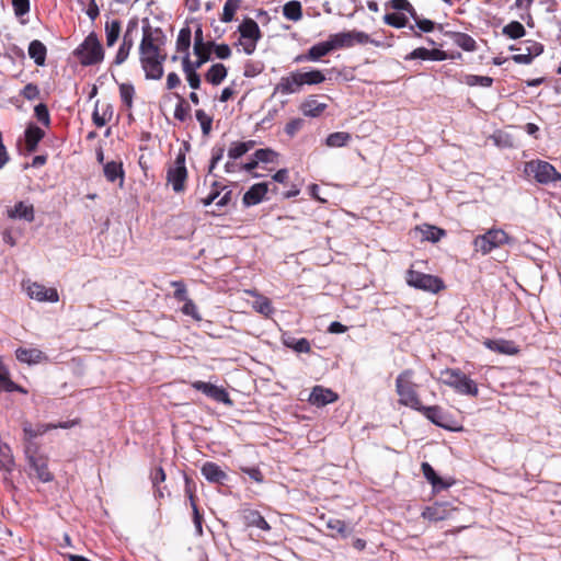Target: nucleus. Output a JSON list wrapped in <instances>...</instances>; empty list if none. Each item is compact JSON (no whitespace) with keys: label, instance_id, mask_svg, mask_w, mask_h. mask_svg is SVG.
Listing matches in <instances>:
<instances>
[{"label":"nucleus","instance_id":"1","mask_svg":"<svg viewBox=\"0 0 561 561\" xmlns=\"http://www.w3.org/2000/svg\"><path fill=\"white\" fill-rule=\"evenodd\" d=\"M165 42L167 36L160 27H153L149 22L142 25L138 55L141 69L149 80H159L163 76V64L167 60Z\"/></svg>","mask_w":561,"mask_h":561},{"label":"nucleus","instance_id":"2","mask_svg":"<svg viewBox=\"0 0 561 561\" xmlns=\"http://www.w3.org/2000/svg\"><path fill=\"white\" fill-rule=\"evenodd\" d=\"M415 373L413 369L402 370L396 378V392L399 397L398 403L415 410L420 408L421 399L417 393L419 385L414 382Z\"/></svg>","mask_w":561,"mask_h":561},{"label":"nucleus","instance_id":"3","mask_svg":"<svg viewBox=\"0 0 561 561\" xmlns=\"http://www.w3.org/2000/svg\"><path fill=\"white\" fill-rule=\"evenodd\" d=\"M440 381L453 388L457 393L477 397L479 388L476 381L458 368H445L440 371Z\"/></svg>","mask_w":561,"mask_h":561},{"label":"nucleus","instance_id":"4","mask_svg":"<svg viewBox=\"0 0 561 561\" xmlns=\"http://www.w3.org/2000/svg\"><path fill=\"white\" fill-rule=\"evenodd\" d=\"M513 239L503 229H489L485 233L479 234L473 239V248L483 255L489 254L494 249L508 244Z\"/></svg>","mask_w":561,"mask_h":561},{"label":"nucleus","instance_id":"5","mask_svg":"<svg viewBox=\"0 0 561 561\" xmlns=\"http://www.w3.org/2000/svg\"><path fill=\"white\" fill-rule=\"evenodd\" d=\"M524 172L527 176L533 178L540 184H549L561 180V174L556 168L542 160H531L525 163Z\"/></svg>","mask_w":561,"mask_h":561},{"label":"nucleus","instance_id":"6","mask_svg":"<svg viewBox=\"0 0 561 561\" xmlns=\"http://www.w3.org/2000/svg\"><path fill=\"white\" fill-rule=\"evenodd\" d=\"M238 31L240 33L239 45L247 55L253 54L261 38V31L257 23L252 19H245L239 25Z\"/></svg>","mask_w":561,"mask_h":561},{"label":"nucleus","instance_id":"7","mask_svg":"<svg viewBox=\"0 0 561 561\" xmlns=\"http://www.w3.org/2000/svg\"><path fill=\"white\" fill-rule=\"evenodd\" d=\"M329 38L332 44L333 50L345 47H352L355 44H374L376 46H379V43L373 41L368 34L362 31L341 32L330 35Z\"/></svg>","mask_w":561,"mask_h":561},{"label":"nucleus","instance_id":"8","mask_svg":"<svg viewBox=\"0 0 561 561\" xmlns=\"http://www.w3.org/2000/svg\"><path fill=\"white\" fill-rule=\"evenodd\" d=\"M407 283L411 287L431 293H438L444 288V283L440 278L414 271L413 268L407 272Z\"/></svg>","mask_w":561,"mask_h":561},{"label":"nucleus","instance_id":"9","mask_svg":"<svg viewBox=\"0 0 561 561\" xmlns=\"http://www.w3.org/2000/svg\"><path fill=\"white\" fill-rule=\"evenodd\" d=\"M78 54L85 66L94 65L103 60L104 51L98 36L91 33L80 45Z\"/></svg>","mask_w":561,"mask_h":561},{"label":"nucleus","instance_id":"10","mask_svg":"<svg viewBox=\"0 0 561 561\" xmlns=\"http://www.w3.org/2000/svg\"><path fill=\"white\" fill-rule=\"evenodd\" d=\"M187 170L185 167V154L180 152L173 165L167 171V181L175 193H182L185 190Z\"/></svg>","mask_w":561,"mask_h":561},{"label":"nucleus","instance_id":"11","mask_svg":"<svg viewBox=\"0 0 561 561\" xmlns=\"http://www.w3.org/2000/svg\"><path fill=\"white\" fill-rule=\"evenodd\" d=\"M301 82L299 81L298 70L291 71L286 76H283L279 81L275 84L273 90V96L276 95H289L296 94L301 91Z\"/></svg>","mask_w":561,"mask_h":561},{"label":"nucleus","instance_id":"12","mask_svg":"<svg viewBox=\"0 0 561 561\" xmlns=\"http://www.w3.org/2000/svg\"><path fill=\"white\" fill-rule=\"evenodd\" d=\"M25 290L31 299L39 302H57L59 300L58 291L55 288H48L36 282H28Z\"/></svg>","mask_w":561,"mask_h":561},{"label":"nucleus","instance_id":"13","mask_svg":"<svg viewBox=\"0 0 561 561\" xmlns=\"http://www.w3.org/2000/svg\"><path fill=\"white\" fill-rule=\"evenodd\" d=\"M77 424V421H66V422H59V423H48V424H36L33 426L30 422L23 423V433L24 437L27 440H31L33 438H36L37 436H41L45 434L46 432L50 430L56 428H71Z\"/></svg>","mask_w":561,"mask_h":561},{"label":"nucleus","instance_id":"14","mask_svg":"<svg viewBox=\"0 0 561 561\" xmlns=\"http://www.w3.org/2000/svg\"><path fill=\"white\" fill-rule=\"evenodd\" d=\"M206 62V57L202 59H197L195 61H191L187 55L184 56L182 60V68L185 75V78L188 82V85L197 90L201 87V77L197 73V69H199Z\"/></svg>","mask_w":561,"mask_h":561},{"label":"nucleus","instance_id":"15","mask_svg":"<svg viewBox=\"0 0 561 561\" xmlns=\"http://www.w3.org/2000/svg\"><path fill=\"white\" fill-rule=\"evenodd\" d=\"M333 50L330 38L324 42H320L313 46H311L306 54H301L295 57V62H304V61H318L322 57L329 55Z\"/></svg>","mask_w":561,"mask_h":561},{"label":"nucleus","instance_id":"16","mask_svg":"<svg viewBox=\"0 0 561 561\" xmlns=\"http://www.w3.org/2000/svg\"><path fill=\"white\" fill-rule=\"evenodd\" d=\"M7 217L12 220H25L32 222L35 218L34 206L26 202H19L13 207L7 209Z\"/></svg>","mask_w":561,"mask_h":561},{"label":"nucleus","instance_id":"17","mask_svg":"<svg viewBox=\"0 0 561 561\" xmlns=\"http://www.w3.org/2000/svg\"><path fill=\"white\" fill-rule=\"evenodd\" d=\"M15 357L19 362L30 366L41 364L48 359L44 352L35 347H19L15 350Z\"/></svg>","mask_w":561,"mask_h":561},{"label":"nucleus","instance_id":"18","mask_svg":"<svg viewBox=\"0 0 561 561\" xmlns=\"http://www.w3.org/2000/svg\"><path fill=\"white\" fill-rule=\"evenodd\" d=\"M337 394L329 388L316 386L309 396L308 401L316 407H324L337 400Z\"/></svg>","mask_w":561,"mask_h":561},{"label":"nucleus","instance_id":"19","mask_svg":"<svg viewBox=\"0 0 561 561\" xmlns=\"http://www.w3.org/2000/svg\"><path fill=\"white\" fill-rule=\"evenodd\" d=\"M136 28V24L128 25L126 32L124 33L123 41L119 45V48L116 53L114 64L115 65H122L124 64L134 46V38H133V31Z\"/></svg>","mask_w":561,"mask_h":561},{"label":"nucleus","instance_id":"20","mask_svg":"<svg viewBox=\"0 0 561 561\" xmlns=\"http://www.w3.org/2000/svg\"><path fill=\"white\" fill-rule=\"evenodd\" d=\"M483 345L488 350L503 355H516L519 352L518 346L513 341L504 339H488L483 342Z\"/></svg>","mask_w":561,"mask_h":561},{"label":"nucleus","instance_id":"21","mask_svg":"<svg viewBox=\"0 0 561 561\" xmlns=\"http://www.w3.org/2000/svg\"><path fill=\"white\" fill-rule=\"evenodd\" d=\"M415 411L421 412L427 420H430L433 424L447 427V414L443 411V409L438 405L425 407L420 403V408H416Z\"/></svg>","mask_w":561,"mask_h":561},{"label":"nucleus","instance_id":"22","mask_svg":"<svg viewBox=\"0 0 561 561\" xmlns=\"http://www.w3.org/2000/svg\"><path fill=\"white\" fill-rule=\"evenodd\" d=\"M268 191L266 183H256L252 185L243 195L242 202L247 207L261 203Z\"/></svg>","mask_w":561,"mask_h":561},{"label":"nucleus","instance_id":"23","mask_svg":"<svg viewBox=\"0 0 561 561\" xmlns=\"http://www.w3.org/2000/svg\"><path fill=\"white\" fill-rule=\"evenodd\" d=\"M451 510L445 503H435L432 506L426 507L422 516L431 522H439L450 516Z\"/></svg>","mask_w":561,"mask_h":561},{"label":"nucleus","instance_id":"24","mask_svg":"<svg viewBox=\"0 0 561 561\" xmlns=\"http://www.w3.org/2000/svg\"><path fill=\"white\" fill-rule=\"evenodd\" d=\"M327 107L325 103L319 102L314 95H311L301 103L300 111L307 117H318Z\"/></svg>","mask_w":561,"mask_h":561},{"label":"nucleus","instance_id":"25","mask_svg":"<svg viewBox=\"0 0 561 561\" xmlns=\"http://www.w3.org/2000/svg\"><path fill=\"white\" fill-rule=\"evenodd\" d=\"M0 391H7V392L20 391L23 393L26 392L22 387L15 385L10 379L9 369L5 366L2 356H0Z\"/></svg>","mask_w":561,"mask_h":561},{"label":"nucleus","instance_id":"26","mask_svg":"<svg viewBox=\"0 0 561 561\" xmlns=\"http://www.w3.org/2000/svg\"><path fill=\"white\" fill-rule=\"evenodd\" d=\"M525 50V53L514 55L512 59L516 64L528 65L533 61L534 57L539 56L542 53L543 47L541 44L534 42L528 45Z\"/></svg>","mask_w":561,"mask_h":561},{"label":"nucleus","instance_id":"27","mask_svg":"<svg viewBox=\"0 0 561 561\" xmlns=\"http://www.w3.org/2000/svg\"><path fill=\"white\" fill-rule=\"evenodd\" d=\"M112 116L113 110L111 104L100 105L99 102L95 103L92 119L98 127H103L106 125V123L111 121Z\"/></svg>","mask_w":561,"mask_h":561},{"label":"nucleus","instance_id":"28","mask_svg":"<svg viewBox=\"0 0 561 561\" xmlns=\"http://www.w3.org/2000/svg\"><path fill=\"white\" fill-rule=\"evenodd\" d=\"M202 474L209 482L221 483L227 474L214 462H205L202 467Z\"/></svg>","mask_w":561,"mask_h":561},{"label":"nucleus","instance_id":"29","mask_svg":"<svg viewBox=\"0 0 561 561\" xmlns=\"http://www.w3.org/2000/svg\"><path fill=\"white\" fill-rule=\"evenodd\" d=\"M28 55L37 66H44L47 55L46 46L38 39H34L28 45Z\"/></svg>","mask_w":561,"mask_h":561},{"label":"nucleus","instance_id":"30","mask_svg":"<svg viewBox=\"0 0 561 561\" xmlns=\"http://www.w3.org/2000/svg\"><path fill=\"white\" fill-rule=\"evenodd\" d=\"M248 293L255 297V300L252 302V308L256 312H259L265 317H270L274 312L272 302L267 297H264V296L256 294L254 291H251V290H249Z\"/></svg>","mask_w":561,"mask_h":561},{"label":"nucleus","instance_id":"31","mask_svg":"<svg viewBox=\"0 0 561 561\" xmlns=\"http://www.w3.org/2000/svg\"><path fill=\"white\" fill-rule=\"evenodd\" d=\"M228 70L224 64L213 65L205 75L207 82L219 85L227 77Z\"/></svg>","mask_w":561,"mask_h":561},{"label":"nucleus","instance_id":"32","mask_svg":"<svg viewBox=\"0 0 561 561\" xmlns=\"http://www.w3.org/2000/svg\"><path fill=\"white\" fill-rule=\"evenodd\" d=\"M244 522L248 527H256L264 531H268L271 529V526L265 518L260 514V512L254 510H250L244 513Z\"/></svg>","mask_w":561,"mask_h":561},{"label":"nucleus","instance_id":"33","mask_svg":"<svg viewBox=\"0 0 561 561\" xmlns=\"http://www.w3.org/2000/svg\"><path fill=\"white\" fill-rule=\"evenodd\" d=\"M44 130L38 126L30 125L25 130V145L28 151H34L44 137Z\"/></svg>","mask_w":561,"mask_h":561},{"label":"nucleus","instance_id":"34","mask_svg":"<svg viewBox=\"0 0 561 561\" xmlns=\"http://www.w3.org/2000/svg\"><path fill=\"white\" fill-rule=\"evenodd\" d=\"M104 175L110 182L119 180V185L124 183V170L121 162L111 161L104 165Z\"/></svg>","mask_w":561,"mask_h":561},{"label":"nucleus","instance_id":"35","mask_svg":"<svg viewBox=\"0 0 561 561\" xmlns=\"http://www.w3.org/2000/svg\"><path fill=\"white\" fill-rule=\"evenodd\" d=\"M255 146L254 140L234 141L228 149V157L232 160L241 158Z\"/></svg>","mask_w":561,"mask_h":561},{"label":"nucleus","instance_id":"36","mask_svg":"<svg viewBox=\"0 0 561 561\" xmlns=\"http://www.w3.org/2000/svg\"><path fill=\"white\" fill-rule=\"evenodd\" d=\"M298 76H299V81L301 82V88L305 84H307V85L320 84L325 80V76L323 75V72L318 69H312V70H309L306 72L298 70Z\"/></svg>","mask_w":561,"mask_h":561},{"label":"nucleus","instance_id":"37","mask_svg":"<svg viewBox=\"0 0 561 561\" xmlns=\"http://www.w3.org/2000/svg\"><path fill=\"white\" fill-rule=\"evenodd\" d=\"M30 462L36 472L37 478L43 482H49L53 480V474L49 472L47 463L43 459H36L30 457Z\"/></svg>","mask_w":561,"mask_h":561},{"label":"nucleus","instance_id":"38","mask_svg":"<svg viewBox=\"0 0 561 561\" xmlns=\"http://www.w3.org/2000/svg\"><path fill=\"white\" fill-rule=\"evenodd\" d=\"M351 139V134L346 131H335L325 138V145L330 148H340L346 146Z\"/></svg>","mask_w":561,"mask_h":561},{"label":"nucleus","instance_id":"39","mask_svg":"<svg viewBox=\"0 0 561 561\" xmlns=\"http://www.w3.org/2000/svg\"><path fill=\"white\" fill-rule=\"evenodd\" d=\"M421 468L424 477L433 485V488L440 490L448 486V484L444 483L443 480L436 474L435 470L430 463L423 462Z\"/></svg>","mask_w":561,"mask_h":561},{"label":"nucleus","instance_id":"40","mask_svg":"<svg viewBox=\"0 0 561 561\" xmlns=\"http://www.w3.org/2000/svg\"><path fill=\"white\" fill-rule=\"evenodd\" d=\"M460 81L468 87H483L490 88L493 83V79L489 76H477V75H463Z\"/></svg>","mask_w":561,"mask_h":561},{"label":"nucleus","instance_id":"41","mask_svg":"<svg viewBox=\"0 0 561 561\" xmlns=\"http://www.w3.org/2000/svg\"><path fill=\"white\" fill-rule=\"evenodd\" d=\"M283 14L286 19L297 22L302 18V9L301 3L299 1L293 0L283 7Z\"/></svg>","mask_w":561,"mask_h":561},{"label":"nucleus","instance_id":"42","mask_svg":"<svg viewBox=\"0 0 561 561\" xmlns=\"http://www.w3.org/2000/svg\"><path fill=\"white\" fill-rule=\"evenodd\" d=\"M121 34V22L118 20H113L111 22H106L105 24V36H106V45L112 47L118 39Z\"/></svg>","mask_w":561,"mask_h":561},{"label":"nucleus","instance_id":"43","mask_svg":"<svg viewBox=\"0 0 561 561\" xmlns=\"http://www.w3.org/2000/svg\"><path fill=\"white\" fill-rule=\"evenodd\" d=\"M417 231L421 233L422 240L437 242L442 237L445 236V231L434 226H424L422 228H417Z\"/></svg>","mask_w":561,"mask_h":561},{"label":"nucleus","instance_id":"44","mask_svg":"<svg viewBox=\"0 0 561 561\" xmlns=\"http://www.w3.org/2000/svg\"><path fill=\"white\" fill-rule=\"evenodd\" d=\"M503 34L512 39H518L525 36L526 31L522 23L518 21H512L508 24H506L503 30Z\"/></svg>","mask_w":561,"mask_h":561},{"label":"nucleus","instance_id":"45","mask_svg":"<svg viewBox=\"0 0 561 561\" xmlns=\"http://www.w3.org/2000/svg\"><path fill=\"white\" fill-rule=\"evenodd\" d=\"M191 37L192 33L190 27L181 28L176 38V50L180 53H185L188 56Z\"/></svg>","mask_w":561,"mask_h":561},{"label":"nucleus","instance_id":"46","mask_svg":"<svg viewBox=\"0 0 561 561\" xmlns=\"http://www.w3.org/2000/svg\"><path fill=\"white\" fill-rule=\"evenodd\" d=\"M240 5L241 0H226L220 20L225 23L231 22Z\"/></svg>","mask_w":561,"mask_h":561},{"label":"nucleus","instance_id":"47","mask_svg":"<svg viewBox=\"0 0 561 561\" xmlns=\"http://www.w3.org/2000/svg\"><path fill=\"white\" fill-rule=\"evenodd\" d=\"M327 528L335 531L341 537L346 538L350 535V529L346 523L339 518H329L325 523Z\"/></svg>","mask_w":561,"mask_h":561},{"label":"nucleus","instance_id":"48","mask_svg":"<svg viewBox=\"0 0 561 561\" xmlns=\"http://www.w3.org/2000/svg\"><path fill=\"white\" fill-rule=\"evenodd\" d=\"M14 465L11 449L7 444L0 442V468L11 470Z\"/></svg>","mask_w":561,"mask_h":561},{"label":"nucleus","instance_id":"49","mask_svg":"<svg viewBox=\"0 0 561 561\" xmlns=\"http://www.w3.org/2000/svg\"><path fill=\"white\" fill-rule=\"evenodd\" d=\"M455 44L462 48L466 51H473L476 50V41L468 34L465 33H457L455 35Z\"/></svg>","mask_w":561,"mask_h":561},{"label":"nucleus","instance_id":"50","mask_svg":"<svg viewBox=\"0 0 561 561\" xmlns=\"http://www.w3.org/2000/svg\"><path fill=\"white\" fill-rule=\"evenodd\" d=\"M208 397L226 405H232V400L230 399L229 393L222 387L213 385Z\"/></svg>","mask_w":561,"mask_h":561},{"label":"nucleus","instance_id":"51","mask_svg":"<svg viewBox=\"0 0 561 561\" xmlns=\"http://www.w3.org/2000/svg\"><path fill=\"white\" fill-rule=\"evenodd\" d=\"M194 53L197 59L206 57V61L209 58L208 47L203 43L202 31L198 30L195 34Z\"/></svg>","mask_w":561,"mask_h":561},{"label":"nucleus","instance_id":"52","mask_svg":"<svg viewBox=\"0 0 561 561\" xmlns=\"http://www.w3.org/2000/svg\"><path fill=\"white\" fill-rule=\"evenodd\" d=\"M383 21L387 25L401 28L407 26L408 19L404 14L401 13H388L383 16Z\"/></svg>","mask_w":561,"mask_h":561},{"label":"nucleus","instance_id":"53","mask_svg":"<svg viewBox=\"0 0 561 561\" xmlns=\"http://www.w3.org/2000/svg\"><path fill=\"white\" fill-rule=\"evenodd\" d=\"M195 116L201 124L203 134L208 135L211 129L213 118L203 110H197Z\"/></svg>","mask_w":561,"mask_h":561},{"label":"nucleus","instance_id":"54","mask_svg":"<svg viewBox=\"0 0 561 561\" xmlns=\"http://www.w3.org/2000/svg\"><path fill=\"white\" fill-rule=\"evenodd\" d=\"M389 5L397 11H405L413 19H416V11L408 0H391Z\"/></svg>","mask_w":561,"mask_h":561},{"label":"nucleus","instance_id":"55","mask_svg":"<svg viewBox=\"0 0 561 561\" xmlns=\"http://www.w3.org/2000/svg\"><path fill=\"white\" fill-rule=\"evenodd\" d=\"M178 98L180 99V102L175 106L174 117L181 122H184L190 115L191 107L183 98L180 95H178Z\"/></svg>","mask_w":561,"mask_h":561},{"label":"nucleus","instance_id":"56","mask_svg":"<svg viewBox=\"0 0 561 561\" xmlns=\"http://www.w3.org/2000/svg\"><path fill=\"white\" fill-rule=\"evenodd\" d=\"M134 94L135 90L131 84L123 83L119 85L121 99L127 107H131Z\"/></svg>","mask_w":561,"mask_h":561},{"label":"nucleus","instance_id":"57","mask_svg":"<svg viewBox=\"0 0 561 561\" xmlns=\"http://www.w3.org/2000/svg\"><path fill=\"white\" fill-rule=\"evenodd\" d=\"M12 8L18 18L24 16L30 12V0H12Z\"/></svg>","mask_w":561,"mask_h":561},{"label":"nucleus","instance_id":"58","mask_svg":"<svg viewBox=\"0 0 561 561\" xmlns=\"http://www.w3.org/2000/svg\"><path fill=\"white\" fill-rule=\"evenodd\" d=\"M182 312L186 316L192 317L196 321L202 320L198 309L192 299H187L184 301V305L182 307Z\"/></svg>","mask_w":561,"mask_h":561},{"label":"nucleus","instance_id":"59","mask_svg":"<svg viewBox=\"0 0 561 561\" xmlns=\"http://www.w3.org/2000/svg\"><path fill=\"white\" fill-rule=\"evenodd\" d=\"M253 157L257 162H273L277 153L272 149H259L254 152Z\"/></svg>","mask_w":561,"mask_h":561},{"label":"nucleus","instance_id":"60","mask_svg":"<svg viewBox=\"0 0 561 561\" xmlns=\"http://www.w3.org/2000/svg\"><path fill=\"white\" fill-rule=\"evenodd\" d=\"M304 123V119L299 117L290 119L285 126V133L289 137H294L302 128Z\"/></svg>","mask_w":561,"mask_h":561},{"label":"nucleus","instance_id":"61","mask_svg":"<svg viewBox=\"0 0 561 561\" xmlns=\"http://www.w3.org/2000/svg\"><path fill=\"white\" fill-rule=\"evenodd\" d=\"M34 113H35V116L38 119V122L43 123L46 126L49 125V122H50L49 113H48V108L45 104H43V103L37 104L34 108Z\"/></svg>","mask_w":561,"mask_h":561},{"label":"nucleus","instance_id":"62","mask_svg":"<svg viewBox=\"0 0 561 561\" xmlns=\"http://www.w3.org/2000/svg\"><path fill=\"white\" fill-rule=\"evenodd\" d=\"M171 285L175 288V291H174L175 299H178L179 301H183V302L185 300L190 299L187 297L186 287L182 282L175 280V282H172Z\"/></svg>","mask_w":561,"mask_h":561},{"label":"nucleus","instance_id":"63","mask_svg":"<svg viewBox=\"0 0 561 561\" xmlns=\"http://www.w3.org/2000/svg\"><path fill=\"white\" fill-rule=\"evenodd\" d=\"M287 345L293 347L296 352H299V353H308V352H310V343L305 337H301L299 340H295L290 344L287 343Z\"/></svg>","mask_w":561,"mask_h":561},{"label":"nucleus","instance_id":"64","mask_svg":"<svg viewBox=\"0 0 561 561\" xmlns=\"http://www.w3.org/2000/svg\"><path fill=\"white\" fill-rule=\"evenodd\" d=\"M22 95L27 99V100H34L36 98H38L39 95V90L37 88V85L33 84V83H28L26 84L23 90H22Z\"/></svg>","mask_w":561,"mask_h":561}]
</instances>
